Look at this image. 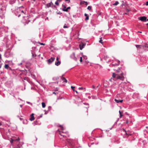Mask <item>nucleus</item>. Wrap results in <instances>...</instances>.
I'll list each match as a JSON object with an SVG mask.
<instances>
[{
  "instance_id": "1",
  "label": "nucleus",
  "mask_w": 148,
  "mask_h": 148,
  "mask_svg": "<svg viewBox=\"0 0 148 148\" xmlns=\"http://www.w3.org/2000/svg\"><path fill=\"white\" fill-rule=\"evenodd\" d=\"M15 15L19 17L21 15L23 17V19L22 21V22L25 25L28 24L30 21V20H28V17L27 16L25 15L26 13L25 8L23 6L20 7L15 9L13 11Z\"/></svg>"
},
{
  "instance_id": "2",
  "label": "nucleus",
  "mask_w": 148,
  "mask_h": 148,
  "mask_svg": "<svg viewBox=\"0 0 148 148\" xmlns=\"http://www.w3.org/2000/svg\"><path fill=\"white\" fill-rule=\"evenodd\" d=\"M19 140V138L17 136L16 138H12L10 141V142L11 143H14L17 145V148H20L22 146L23 143L22 142H20Z\"/></svg>"
},
{
  "instance_id": "3",
  "label": "nucleus",
  "mask_w": 148,
  "mask_h": 148,
  "mask_svg": "<svg viewBox=\"0 0 148 148\" xmlns=\"http://www.w3.org/2000/svg\"><path fill=\"white\" fill-rule=\"evenodd\" d=\"M60 126L61 127L62 132L59 131V130H58V131L59 132L60 134L63 137H69V136L68 134V133L67 132H64L63 131L64 130V128L63 127L62 125H60Z\"/></svg>"
},
{
  "instance_id": "4",
  "label": "nucleus",
  "mask_w": 148,
  "mask_h": 148,
  "mask_svg": "<svg viewBox=\"0 0 148 148\" xmlns=\"http://www.w3.org/2000/svg\"><path fill=\"white\" fill-rule=\"evenodd\" d=\"M67 142L68 143V146L69 148H75V140L69 139L67 140Z\"/></svg>"
},
{
  "instance_id": "5",
  "label": "nucleus",
  "mask_w": 148,
  "mask_h": 148,
  "mask_svg": "<svg viewBox=\"0 0 148 148\" xmlns=\"http://www.w3.org/2000/svg\"><path fill=\"white\" fill-rule=\"evenodd\" d=\"M123 73H122L120 74H115L114 73H112V77L113 78L116 77L117 79H120L123 81L124 80V77L123 75Z\"/></svg>"
},
{
  "instance_id": "6",
  "label": "nucleus",
  "mask_w": 148,
  "mask_h": 148,
  "mask_svg": "<svg viewBox=\"0 0 148 148\" xmlns=\"http://www.w3.org/2000/svg\"><path fill=\"white\" fill-rule=\"evenodd\" d=\"M46 7L47 8H49V7L51 6L52 8H53V7H56V6L55 5H54L53 3H52V2H51L50 3H48L46 5Z\"/></svg>"
},
{
  "instance_id": "7",
  "label": "nucleus",
  "mask_w": 148,
  "mask_h": 148,
  "mask_svg": "<svg viewBox=\"0 0 148 148\" xmlns=\"http://www.w3.org/2000/svg\"><path fill=\"white\" fill-rule=\"evenodd\" d=\"M138 19L143 22H146L147 21V17L145 16L140 17L138 18Z\"/></svg>"
},
{
  "instance_id": "8",
  "label": "nucleus",
  "mask_w": 148,
  "mask_h": 148,
  "mask_svg": "<svg viewBox=\"0 0 148 148\" xmlns=\"http://www.w3.org/2000/svg\"><path fill=\"white\" fill-rule=\"evenodd\" d=\"M55 59V58L51 57L50 59L47 60L48 64H51L52 62Z\"/></svg>"
},
{
  "instance_id": "9",
  "label": "nucleus",
  "mask_w": 148,
  "mask_h": 148,
  "mask_svg": "<svg viewBox=\"0 0 148 148\" xmlns=\"http://www.w3.org/2000/svg\"><path fill=\"white\" fill-rule=\"evenodd\" d=\"M70 57L75 61H77V59L75 56V53H73L72 54H71L70 56Z\"/></svg>"
},
{
  "instance_id": "10",
  "label": "nucleus",
  "mask_w": 148,
  "mask_h": 148,
  "mask_svg": "<svg viewBox=\"0 0 148 148\" xmlns=\"http://www.w3.org/2000/svg\"><path fill=\"white\" fill-rule=\"evenodd\" d=\"M64 75H62L60 77V79L61 80L63 81V82L64 83H67V80L66 79L63 77V76Z\"/></svg>"
},
{
  "instance_id": "11",
  "label": "nucleus",
  "mask_w": 148,
  "mask_h": 148,
  "mask_svg": "<svg viewBox=\"0 0 148 148\" xmlns=\"http://www.w3.org/2000/svg\"><path fill=\"white\" fill-rule=\"evenodd\" d=\"M86 44L82 43L79 45V47L80 50H82Z\"/></svg>"
},
{
  "instance_id": "12",
  "label": "nucleus",
  "mask_w": 148,
  "mask_h": 148,
  "mask_svg": "<svg viewBox=\"0 0 148 148\" xmlns=\"http://www.w3.org/2000/svg\"><path fill=\"white\" fill-rule=\"evenodd\" d=\"M117 63L116 64H113L112 65L114 66H117L119 65L120 64V61L119 60H116Z\"/></svg>"
},
{
  "instance_id": "13",
  "label": "nucleus",
  "mask_w": 148,
  "mask_h": 148,
  "mask_svg": "<svg viewBox=\"0 0 148 148\" xmlns=\"http://www.w3.org/2000/svg\"><path fill=\"white\" fill-rule=\"evenodd\" d=\"M114 101L116 103H118L120 102L122 103L123 102V100H117L116 99H115Z\"/></svg>"
},
{
  "instance_id": "14",
  "label": "nucleus",
  "mask_w": 148,
  "mask_h": 148,
  "mask_svg": "<svg viewBox=\"0 0 148 148\" xmlns=\"http://www.w3.org/2000/svg\"><path fill=\"white\" fill-rule=\"evenodd\" d=\"M61 63L60 61H56L55 62V65L56 66H59Z\"/></svg>"
},
{
  "instance_id": "15",
  "label": "nucleus",
  "mask_w": 148,
  "mask_h": 148,
  "mask_svg": "<svg viewBox=\"0 0 148 148\" xmlns=\"http://www.w3.org/2000/svg\"><path fill=\"white\" fill-rule=\"evenodd\" d=\"M59 78V77H55L53 78L52 79L53 81H57Z\"/></svg>"
},
{
  "instance_id": "16",
  "label": "nucleus",
  "mask_w": 148,
  "mask_h": 148,
  "mask_svg": "<svg viewBox=\"0 0 148 148\" xmlns=\"http://www.w3.org/2000/svg\"><path fill=\"white\" fill-rule=\"evenodd\" d=\"M20 71H21L22 72V73H20V74H19V76H20L21 75H22V74L23 73V72H25V73H27V72L26 71H27L25 70V71L21 70H20Z\"/></svg>"
},
{
  "instance_id": "17",
  "label": "nucleus",
  "mask_w": 148,
  "mask_h": 148,
  "mask_svg": "<svg viewBox=\"0 0 148 148\" xmlns=\"http://www.w3.org/2000/svg\"><path fill=\"white\" fill-rule=\"evenodd\" d=\"M5 68L7 69H10V67L9 66V65L8 64H5Z\"/></svg>"
},
{
  "instance_id": "18",
  "label": "nucleus",
  "mask_w": 148,
  "mask_h": 148,
  "mask_svg": "<svg viewBox=\"0 0 148 148\" xmlns=\"http://www.w3.org/2000/svg\"><path fill=\"white\" fill-rule=\"evenodd\" d=\"M84 3H85L86 5H88L87 2L85 1H83L81 3H80V4H81V3L84 4Z\"/></svg>"
},
{
  "instance_id": "19",
  "label": "nucleus",
  "mask_w": 148,
  "mask_h": 148,
  "mask_svg": "<svg viewBox=\"0 0 148 148\" xmlns=\"http://www.w3.org/2000/svg\"><path fill=\"white\" fill-rule=\"evenodd\" d=\"M119 4V2H118V1H116L115 2V3H114L113 4V5H118Z\"/></svg>"
},
{
  "instance_id": "20",
  "label": "nucleus",
  "mask_w": 148,
  "mask_h": 148,
  "mask_svg": "<svg viewBox=\"0 0 148 148\" xmlns=\"http://www.w3.org/2000/svg\"><path fill=\"white\" fill-rule=\"evenodd\" d=\"M109 58L108 56L106 55H104L103 56V58L105 59V60H106V59Z\"/></svg>"
},
{
  "instance_id": "21",
  "label": "nucleus",
  "mask_w": 148,
  "mask_h": 148,
  "mask_svg": "<svg viewBox=\"0 0 148 148\" xmlns=\"http://www.w3.org/2000/svg\"><path fill=\"white\" fill-rule=\"evenodd\" d=\"M71 8L70 7H69L66 8L65 10H63V11L64 12H67L68 11V10L70 9Z\"/></svg>"
},
{
  "instance_id": "22",
  "label": "nucleus",
  "mask_w": 148,
  "mask_h": 148,
  "mask_svg": "<svg viewBox=\"0 0 148 148\" xmlns=\"http://www.w3.org/2000/svg\"><path fill=\"white\" fill-rule=\"evenodd\" d=\"M123 131L125 133L126 135H130V134H129L127 133L126 131L124 129H123Z\"/></svg>"
},
{
  "instance_id": "23",
  "label": "nucleus",
  "mask_w": 148,
  "mask_h": 148,
  "mask_svg": "<svg viewBox=\"0 0 148 148\" xmlns=\"http://www.w3.org/2000/svg\"><path fill=\"white\" fill-rule=\"evenodd\" d=\"M34 119V116H31V118L29 119L30 121H32Z\"/></svg>"
},
{
  "instance_id": "24",
  "label": "nucleus",
  "mask_w": 148,
  "mask_h": 148,
  "mask_svg": "<svg viewBox=\"0 0 148 148\" xmlns=\"http://www.w3.org/2000/svg\"><path fill=\"white\" fill-rule=\"evenodd\" d=\"M42 106L43 108H44L45 107V103L44 102H42Z\"/></svg>"
},
{
  "instance_id": "25",
  "label": "nucleus",
  "mask_w": 148,
  "mask_h": 148,
  "mask_svg": "<svg viewBox=\"0 0 148 148\" xmlns=\"http://www.w3.org/2000/svg\"><path fill=\"white\" fill-rule=\"evenodd\" d=\"M62 7H63V8L62 9V10L63 11V10H65L66 9V7L63 4L62 5Z\"/></svg>"
},
{
  "instance_id": "26",
  "label": "nucleus",
  "mask_w": 148,
  "mask_h": 148,
  "mask_svg": "<svg viewBox=\"0 0 148 148\" xmlns=\"http://www.w3.org/2000/svg\"><path fill=\"white\" fill-rule=\"evenodd\" d=\"M141 45H136V47L137 48H140L141 46Z\"/></svg>"
},
{
  "instance_id": "27",
  "label": "nucleus",
  "mask_w": 148,
  "mask_h": 148,
  "mask_svg": "<svg viewBox=\"0 0 148 148\" xmlns=\"http://www.w3.org/2000/svg\"><path fill=\"white\" fill-rule=\"evenodd\" d=\"M91 9V7L90 6H89L88 7L87 9L89 10H90Z\"/></svg>"
},
{
  "instance_id": "28",
  "label": "nucleus",
  "mask_w": 148,
  "mask_h": 148,
  "mask_svg": "<svg viewBox=\"0 0 148 148\" xmlns=\"http://www.w3.org/2000/svg\"><path fill=\"white\" fill-rule=\"evenodd\" d=\"M100 40L99 41V42L101 44L103 43V42H102V38H100Z\"/></svg>"
},
{
  "instance_id": "29",
  "label": "nucleus",
  "mask_w": 148,
  "mask_h": 148,
  "mask_svg": "<svg viewBox=\"0 0 148 148\" xmlns=\"http://www.w3.org/2000/svg\"><path fill=\"white\" fill-rule=\"evenodd\" d=\"M44 111H45V114H47L49 112L48 111H46V110H44Z\"/></svg>"
},
{
  "instance_id": "30",
  "label": "nucleus",
  "mask_w": 148,
  "mask_h": 148,
  "mask_svg": "<svg viewBox=\"0 0 148 148\" xmlns=\"http://www.w3.org/2000/svg\"><path fill=\"white\" fill-rule=\"evenodd\" d=\"M59 83V81H57L56 82H53L51 83L50 84H58Z\"/></svg>"
},
{
  "instance_id": "31",
  "label": "nucleus",
  "mask_w": 148,
  "mask_h": 148,
  "mask_svg": "<svg viewBox=\"0 0 148 148\" xmlns=\"http://www.w3.org/2000/svg\"><path fill=\"white\" fill-rule=\"evenodd\" d=\"M55 4L56 5H59V3L58 2V1H56L55 2Z\"/></svg>"
},
{
  "instance_id": "32",
  "label": "nucleus",
  "mask_w": 148,
  "mask_h": 148,
  "mask_svg": "<svg viewBox=\"0 0 148 148\" xmlns=\"http://www.w3.org/2000/svg\"><path fill=\"white\" fill-rule=\"evenodd\" d=\"M24 62V61H22V62L21 63L18 64V66H20V65H22L23 64V62Z\"/></svg>"
},
{
  "instance_id": "33",
  "label": "nucleus",
  "mask_w": 148,
  "mask_h": 148,
  "mask_svg": "<svg viewBox=\"0 0 148 148\" xmlns=\"http://www.w3.org/2000/svg\"><path fill=\"white\" fill-rule=\"evenodd\" d=\"M63 28H68V27L66 25V24H65L63 26Z\"/></svg>"
},
{
  "instance_id": "34",
  "label": "nucleus",
  "mask_w": 148,
  "mask_h": 148,
  "mask_svg": "<svg viewBox=\"0 0 148 148\" xmlns=\"http://www.w3.org/2000/svg\"><path fill=\"white\" fill-rule=\"evenodd\" d=\"M89 19V16H87L85 18V20L87 21Z\"/></svg>"
},
{
  "instance_id": "35",
  "label": "nucleus",
  "mask_w": 148,
  "mask_h": 148,
  "mask_svg": "<svg viewBox=\"0 0 148 148\" xmlns=\"http://www.w3.org/2000/svg\"><path fill=\"white\" fill-rule=\"evenodd\" d=\"M37 121H34V125H37Z\"/></svg>"
},
{
  "instance_id": "36",
  "label": "nucleus",
  "mask_w": 148,
  "mask_h": 148,
  "mask_svg": "<svg viewBox=\"0 0 148 148\" xmlns=\"http://www.w3.org/2000/svg\"><path fill=\"white\" fill-rule=\"evenodd\" d=\"M71 89H72V90H73V91H75V90L74 89V88H75V86H71Z\"/></svg>"
},
{
  "instance_id": "37",
  "label": "nucleus",
  "mask_w": 148,
  "mask_h": 148,
  "mask_svg": "<svg viewBox=\"0 0 148 148\" xmlns=\"http://www.w3.org/2000/svg\"><path fill=\"white\" fill-rule=\"evenodd\" d=\"M80 60H79L80 62H82V57H80Z\"/></svg>"
},
{
  "instance_id": "38",
  "label": "nucleus",
  "mask_w": 148,
  "mask_h": 148,
  "mask_svg": "<svg viewBox=\"0 0 148 148\" xmlns=\"http://www.w3.org/2000/svg\"><path fill=\"white\" fill-rule=\"evenodd\" d=\"M116 71L118 73L120 72V68H119V69L116 70Z\"/></svg>"
},
{
  "instance_id": "39",
  "label": "nucleus",
  "mask_w": 148,
  "mask_h": 148,
  "mask_svg": "<svg viewBox=\"0 0 148 148\" xmlns=\"http://www.w3.org/2000/svg\"><path fill=\"white\" fill-rule=\"evenodd\" d=\"M51 108V106H49L48 107V110L49 111L50 110Z\"/></svg>"
},
{
  "instance_id": "40",
  "label": "nucleus",
  "mask_w": 148,
  "mask_h": 148,
  "mask_svg": "<svg viewBox=\"0 0 148 148\" xmlns=\"http://www.w3.org/2000/svg\"><path fill=\"white\" fill-rule=\"evenodd\" d=\"M78 89L79 90H82L83 89V87H79V88Z\"/></svg>"
},
{
  "instance_id": "41",
  "label": "nucleus",
  "mask_w": 148,
  "mask_h": 148,
  "mask_svg": "<svg viewBox=\"0 0 148 148\" xmlns=\"http://www.w3.org/2000/svg\"><path fill=\"white\" fill-rule=\"evenodd\" d=\"M24 80H27V79L26 77H25L23 80V81H24Z\"/></svg>"
},
{
  "instance_id": "42",
  "label": "nucleus",
  "mask_w": 148,
  "mask_h": 148,
  "mask_svg": "<svg viewBox=\"0 0 148 148\" xmlns=\"http://www.w3.org/2000/svg\"><path fill=\"white\" fill-rule=\"evenodd\" d=\"M65 1H68V3H69L70 2V0H65Z\"/></svg>"
},
{
  "instance_id": "43",
  "label": "nucleus",
  "mask_w": 148,
  "mask_h": 148,
  "mask_svg": "<svg viewBox=\"0 0 148 148\" xmlns=\"http://www.w3.org/2000/svg\"><path fill=\"white\" fill-rule=\"evenodd\" d=\"M120 114V118H121L122 116H123V115L121 113Z\"/></svg>"
},
{
  "instance_id": "44",
  "label": "nucleus",
  "mask_w": 148,
  "mask_h": 148,
  "mask_svg": "<svg viewBox=\"0 0 148 148\" xmlns=\"http://www.w3.org/2000/svg\"><path fill=\"white\" fill-rule=\"evenodd\" d=\"M15 1H16V0H14L13 1L12 3L11 2V3L12 4V3H15Z\"/></svg>"
},
{
  "instance_id": "45",
  "label": "nucleus",
  "mask_w": 148,
  "mask_h": 148,
  "mask_svg": "<svg viewBox=\"0 0 148 148\" xmlns=\"http://www.w3.org/2000/svg\"><path fill=\"white\" fill-rule=\"evenodd\" d=\"M84 16H86V17L87 16H88V15L87 14H86V13H85L84 14Z\"/></svg>"
},
{
  "instance_id": "46",
  "label": "nucleus",
  "mask_w": 148,
  "mask_h": 148,
  "mask_svg": "<svg viewBox=\"0 0 148 148\" xmlns=\"http://www.w3.org/2000/svg\"><path fill=\"white\" fill-rule=\"evenodd\" d=\"M56 61H59V58L58 57H57L56 58Z\"/></svg>"
},
{
  "instance_id": "47",
  "label": "nucleus",
  "mask_w": 148,
  "mask_h": 148,
  "mask_svg": "<svg viewBox=\"0 0 148 148\" xmlns=\"http://www.w3.org/2000/svg\"><path fill=\"white\" fill-rule=\"evenodd\" d=\"M146 5L147 6L148 5V1H147L146 2Z\"/></svg>"
},
{
  "instance_id": "48",
  "label": "nucleus",
  "mask_w": 148,
  "mask_h": 148,
  "mask_svg": "<svg viewBox=\"0 0 148 148\" xmlns=\"http://www.w3.org/2000/svg\"><path fill=\"white\" fill-rule=\"evenodd\" d=\"M27 103H28V104H32V103H31L30 102H28V101H27Z\"/></svg>"
},
{
  "instance_id": "49",
  "label": "nucleus",
  "mask_w": 148,
  "mask_h": 148,
  "mask_svg": "<svg viewBox=\"0 0 148 148\" xmlns=\"http://www.w3.org/2000/svg\"><path fill=\"white\" fill-rule=\"evenodd\" d=\"M32 56H33V57H34V56H35H35H36V54H35V55L34 56V54H33V53H32Z\"/></svg>"
},
{
  "instance_id": "50",
  "label": "nucleus",
  "mask_w": 148,
  "mask_h": 148,
  "mask_svg": "<svg viewBox=\"0 0 148 148\" xmlns=\"http://www.w3.org/2000/svg\"><path fill=\"white\" fill-rule=\"evenodd\" d=\"M119 118H118V119H117V120H116V122H117L118 121H119Z\"/></svg>"
},
{
  "instance_id": "51",
  "label": "nucleus",
  "mask_w": 148,
  "mask_h": 148,
  "mask_svg": "<svg viewBox=\"0 0 148 148\" xmlns=\"http://www.w3.org/2000/svg\"><path fill=\"white\" fill-rule=\"evenodd\" d=\"M62 13H61L60 12H59L57 13V14H61Z\"/></svg>"
},
{
  "instance_id": "52",
  "label": "nucleus",
  "mask_w": 148,
  "mask_h": 148,
  "mask_svg": "<svg viewBox=\"0 0 148 148\" xmlns=\"http://www.w3.org/2000/svg\"><path fill=\"white\" fill-rule=\"evenodd\" d=\"M117 122H116V121L114 123V124L113 125V126H114V125L115 124H116L117 123Z\"/></svg>"
},
{
  "instance_id": "53",
  "label": "nucleus",
  "mask_w": 148,
  "mask_h": 148,
  "mask_svg": "<svg viewBox=\"0 0 148 148\" xmlns=\"http://www.w3.org/2000/svg\"><path fill=\"white\" fill-rule=\"evenodd\" d=\"M92 88H93V89H95V86L94 85H92Z\"/></svg>"
},
{
  "instance_id": "54",
  "label": "nucleus",
  "mask_w": 148,
  "mask_h": 148,
  "mask_svg": "<svg viewBox=\"0 0 148 148\" xmlns=\"http://www.w3.org/2000/svg\"><path fill=\"white\" fill-rule=\"evenodd\" d=\"M40 44L41 45H44L45 44H44V43H41Z\"/></svg>"
},
{
  "instance_id": "55",
  "label": "nucleus",
  "mask_w": 148,
  "mask_h": 148,
  "mask_svg": "<svg viewBox=\"0 0 148 148\" xmlns=\"http://www.w3.org/2000/svg\"><path fill=\"white\" fill-rule=\"evenodd\" d=\"M2 11V10L1 9H0V13H1V11Z\"/></svg>"
},
{
  "instance_id": "56",
  "label": "nucleus",
  "mask_w": 148,
  "mask_h": 148,
  "mask_svg": "<svg viewBox=\"0 0 148 148\" xmlns=\"http://www.w3.org/2000/svg\"><path fill=\"white\" fill-rule=\"evenodd\" d=\"M42 115H42V114H40V117H42Z\"/></svg>"
},
{
  "instance_id": "57",
  "label": "nucleus",
  "mask_w": 148,
  "mask_h": 148,
  "mask_svg": "<svg viewBox=\"0 0 148 148\" xmlns=\"http://www.w3.org/2000/svg\"><path fill=\"white\" fill-rule=\"evenodd\" d=\"M34 114L33 113H32L31 115V116H34Z\"/></svg>"
},
{
  "instance_id": "58",
  "label": "nucleus",
  "mask_w": 148,
  "mask_h": 148,
  "mask_svg": "<svg viewBox=\"0 0 148 148\" xmlns=\"http://www.w3.org/2000/svg\"><path fill=\"white\" fill-rule=\"evenodd\" d=\"M62 0H57V1H58L59 2H61V1Z\"/></svg>"
},
{
  "instance_id": "59",
  "label": "nucleus",
  "mask_w": 148,
  "mask_h": 148,
  "mask_svg": "<svg viewBox=\"0 0 148 148\" xmlns=\"http://www.w3.org/2000/svg\"><path fill=\"white\" fill-rule=\"evenodd\" d=\"M92 98H93V99H95V97L94 96H92Z\"/></svg>"
},
{
  "instance_id": "60",
  "label": "nucleus",
  "mask_w": 148,
  "mask_h": 148,
  "mask_svg": "<svg viewBox=\"0 0 148 148\" xmlns=\"http://www.w3.org/2000/svg\"><path fill=\"white\" fill-rule=\"evenodd\" d=\"M1 55L0 54V59H1Z\"/></svg>"
},
{
  "instance_id": "61",
  "label": "nucleus",
  "mask_w": 148,
  "mask_h": 148,
  "mask_svg": "<svg viewBox=\"0 0 148 148\" xmlns=\"http://www.w3.org/2000/svg\"><path fill=\"white\" fill-rule=\"evenodd\" d=\"M20 106L22 108L23 106V105H20Z\"/></svg>"
},
{
  "instance_id": "62",
  "label": "nucleus",
  "mask_w": 148,
  "mask_h": 148,
  "mask_svg": "<svg viewBox=\"0 0 148 148\" xmlns=\"http://www.w3.org/2000/svg\"><path fill=\"white\" fill-rule=\"evenodd\" d=\"M8 70H12V69H11V68L10 67V69H8Z\"/></svg>"
},
{
  "instance_id": "63",
  "label": "nucleus",
  "mask_w": 148,
  "mask_h": 148,
  "mask_svg": "<svg viewBox=\"0 0 148 148\" xmlns=\"http://www.w3.org/2000/svg\"><path fill=\"white\" fill-rule=\"evenodd\" d=\"M75 92H76V93H78V92L77 91V90H75Z\"/></svg>"
},
{
  "instance_id": "64",
  "label": "nucleus",
  "mask_w": 148,
  "mask_h": 148,
  "mask_svg": "<svg viewBox=\"0 0 148 148\" xmlns=\"http://www.w3.org/2000/svg\"><path fill=\"white\" fill-rule=\"evenodd\" d=\"M146 25H147V26H148L147 27H148V23H147L146 24Z\"/></svg>"
}]
</instances>
